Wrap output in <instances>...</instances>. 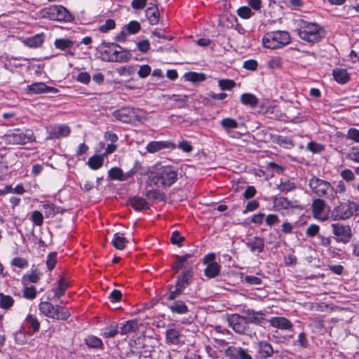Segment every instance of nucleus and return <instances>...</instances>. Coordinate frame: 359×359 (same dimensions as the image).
Listing matches in <instances>:
<instances>
[{
    "instance_id": "f257e3e1",
    "label": "nucleus",
    "mask_w": 359,
    "mask_h": 359,
    "mask_svg": "<svg viewBox=\"0 0 359 359\" xmlns=\"http://www.w3.org/2000/svg\"><path fill=\"white\" fill-rule=\"evenodd\" d=\"M149 177L156 186L170 187L177 180V172L172 166H161L151 172Z\"/></svg>"
},
{
    "instance_id": "f03ea898",
    "label": "nucleus",
    "mask_w": 359,
    "mask_h": 359,
    "mask_svg": "<svg viewBox=\"0 0 359 359\" xmlns=\"http://www.w3.org/2000/svg\"><path fill=\"white\" fill-rule=\"evenodd\" d=\"M290 40L289 32L277 30L265 33L262 38V43L265 48L275 50L289 44Z\"/></svg>"
},
{
    "instance_id": "7ed1b4c3",
    "label": "nucleus",
    "mask_w": 359,
    "mask_h": 359,
    "mask_svg": "<svg viewBox=\"0 0 359 359\" xmlns=\"http://www.w3.org/2000/svg\"><path fill=\"white\" fill-rule=\"evenodd\" d=\"M297 32L302 40L311 43L318 42L324 37V30L320 26L306 21H302Z\"/></svg>"
},
{
    "instance_id": "20e7f679",
    "label": "nucleus",
    "mask_w": 359,
    "mask_h": 359,
    "mask_svg": "<svg viewBox=\"0 0 359 359\" xmlns=\"http://www.w3.org/2000/svg\"><path fill=\"white\" fill-rule=\"evenodd\" d=\"M309 185L313 193L316 196L330 201L333 191V186L330 182L313 175L309 180Z\"/></svg>"
},
{
    "instance_id": "39448f33",
    "label": "nucleus",
    "mask_w": 359,
    "mask_h": 359,
    "mask_svg": "<svg viewBox=\"0 0 359 359\" xmlns=\"http://www.w3.org/2000/svg\"><path fill=\"white\" fill-rule=\"evenodd\" d=\"M35 137L32 130L15 129L5 135V141L12 144H25L34 141Z\"/></svg>"
},
{
    "instance_id": "423d86ee",
    "label": "nucleus",
    "mask_w": 359,
    "mask_h": 359,
    "mask_svg": "<svg viewBox=\"0 0 359 359\" xmlns=\"http://www.w3.org/2000/svg\"><path fill=\"white\" fill-rule=\"evenodd\" d=\"M43 15L51 20L70 22L73 20L72 14L61 5H54L45 8Z\"/></svg>"
},
{
    "instance_id": "0eeeda50",
    "label": "nucleus",
    "mask_w": 359,
    "mask_h": 359,
    "mask_svg": "<svg viewBox=\"0 0 359 359\" xmlns=\"http://www.w3.org/2000/svg\"><path fill=\"white\" fill-rule=\"evenodd\" d=\"M357 207L355 203L349 201L341 203L333 209L332 217L334 220L348 219L357 211Z\"/></svg>"
},
{
    "instance_id": "6e6552de",
    "label": "nucleus",
    "mask_w": 359,
    "mask_h": 359,
    "mask_svg": "<svg viewBox=\"0 0 359 359\" xmlns=\"http://www.w3.org/2000/svg\"><path fill=\"white\" fill-rule=\"evenodd\" d=\"M333 233L336 236V241L344 244L348 243L353 236L351 226L340 223L332 224Z\"/></svg>"
},
{
    "instance_id": "1a4fd4ad",
    "label": "nucleus",
    "mask_w": 359,
    "mask_h": 359,
    "mask_svg": "<svg viewBox=\"0 0 359 359\" xmlns=\"http://www.w3.org/2000/svg\"><path fill=\"white\" fill-rule=\"evenodd\" d=\"M255 357L257 359H268L275 353L272 346L266 341H259L255 344Z\"/></svg>"
},
{
    "instance_id": "9d476101",
    "label": "nucleus",
    "mask_w": 359,
    "mask_h": 359,
    "mask_svg": "<svg viewBox=\"0 0 359 359\" xmlns=\"http://www.w3.org/2000/svg\"><path fill=\"white\" fill-rule=\"evenodd\" d=\"M227 320L229 326L231 327L238 334L244 333L248 325L243 315L241 316L237 313L229 315L227 318Z\"/></svg>"
},
{
    "instance_id": "9b49d317",
    "label": "nucleus",
    "mask_w": 359,
    "mask_h": 359,
    "mask_svg": "<svg viewBox=\"0 0 359 359\" xmlns=\"http://www.w3.org/2000/svg\"><path fill=\"white\" fill-rule=\"evenodd\" d=\"M102 46L105 48V50L102 51L101 55L102 60L107 62H111V60L117 57L118 54V49H121V47L114 43H109L103 41L102 42Z\"/></svg>"
},
{
    "instance_id": "f8f14e48",
    "label": "nucleus",
    "mask_w": 359,
    "mask_h": 359,
    "mask_svg": "<svg viewBox=\"0 0 359 359\" xmlns=\"http://www.w3.org/2000/svg\"><path fill=\"white\" fill-rule=\"evenodd\" d=\"M69 282L67 278L65 276H62L60 280L57 282L55 287L51 290L53 295L49 299L53 301L58 300L65 294V291L69 287Z\"/></svg>"
},
{
    "instance_id": "ddd939ff",
    "label": "nucleus",
    "mask_w": 359,
    "mask_h": 359,
    "mask_svg": "<svg viewBox=\"0 0 359 359\" xmlns=\"http://www.w3.org/2000/svg\"><path fill=\"white\" fill-rule=\"evenodd\" d=\"M243 314L247 325L248 323L262 325L266 321L264 314L262 312L255 311L252 309H247L243 311Z\"/></svg>"
},
{
    "instance_id": "4468645a",
    "label": "nucleus",
    "mask_w": 359,
    "mask_h": 359,
    "mask_svg": "<svg viewBox=\"0 0 359 359\" xmlns=\"http://www.w3.org/2000/svg\"><path fill=\"white\" fill-rule=\"evenodd\" d=\"M27 90L33 94L52 93L55 94L59 90L54 87L46 86L44 83H34L27 86Z\"/></svg>"
},
{
    "instance_id": "2eb2a0df",
    "label": "nucleus",
    "mask_w": 359,
    "mask_h": 359,
    "mask_svg": "<svg viewBox=\"0 0 359 359\" xmlns=\"http://www.w3.org/2000/svg\"><path fill=\"white\" fill-rule=\"evenodd\" d=\"M71 130L68 126L57 125L51 128L48 130V136L47 140L50 139H60L61 137H66L70 134Z\"/></svg>"
},
{
    "instance_id": "dca6fc26",
    "label": "nucleus",
    "mask_w": 359,
    "mask_h": 359,
    "mask_svg": "<svg viewBox=\"0 0 359 359\" xmlns=\"http://www.w3.org/2000/svg\"><path fill=\"white\" fill-rule=\"evenodd\" d=\"M175 149L176 145L169 141H152L146 147V149L149 153H155L163 149Z\"/></svg>"
},
{
    "instance_id": "f3484780",
    "label": "nucleus",
    "mask_w": 359,
    "mask_h": 359,
    "mask_svg": "<svg viewBox=\"0 0 359 359\" xmlns=\"http://www.w3.org/2000/svg\"><path fill=\"white\" fill-rule=\"evenodd\" d=\"M273 205L276 211L289 210L294 208L293 203L283 196H274L273 198Z\"/></svg>"
},
{
    "instance_id": "a211bd4d",
    "label": "nucleus",
    "mask_w": 359,
    "mask_h": 359,
    "mask_svg": "<svg viewBox=\"0 0 359 359\" xmlns=\"http://www.w3.org/2000/svg\"><path fill=\"white\" fill-rule=\"evenodd\" d=\"M269 322L271 326L280 330H290L292 326L291 322L284 317H272Z\"/></svg>"
},
{
    "instance_id": "6ab92c4d",
    "label": "nucleus",
    "mask_w": 359,
    "mask_h": 359,
    "mask_svg": "<svg viewBox=\"0 0 359 359\" xmlns=\"http://www.w3.org/2000/svg\"><path fill=\"white\" fill-rule=\"evenodd\" d=\"M140 325L141 323L137 319L128 320L121 327L120 333L122 335H126L135 332L139 330Z\"/></svg>"
},
{
    "instance_id": "aec40b11",
    "label": "nucleus",
    "mask_w": 359,
    "mask_h": 359,
    "mask_svg": "<svg viewBox=\"0 0 359 359\" xmlns=\"http://www.w3.org/2000/svg\"><path fill=\"white\" fill-rule=\"evenodd\" d=\"M166 342L169 344L178 345L182 343V335L175 328L168 329L165 333Z\"/></svg>"
},
{
    "instance_id": "412c9836",
    "label": "nucleus",
    "mask_w": 359,
    "mask_h": 359,
    "mask_svg": "<svg viewBox=\"0 0 359 359\" xmlns=\"http://www.w3.org/2000/svg\"><path fill=\"white\" fill-rule=\"evenodd\" d=\"M133 111L130 109H121L114 112L116 119L123 123H130L133 120Z\"/></svg>"
},
{
    "instance_id": "4be33fe9",
    "label": "nucleus",
    "mask_w": 359,
    "mask_h": 359,
    "mask_svg": "<svg viewBox=\"0 0 359 359\" xmlns=\"http://www.w3.org/2000/svg\"><path fill=\"white\" fill-rule=\"evenodd\" d=\"M334 79L340 84H345L348 83L350 79V75L347 70L342 68H336L333 70L332 73Z\"/></svg>"
},
{
    "instance_id": "5701e85b",
    "label": "nucleus",
    "mask_w": 359,
    "mask_h": 359,
    "mask_svg": "<svg viewBox=\"0 0 359 359\" xmlns=\"http://www.w3.org/2000/svg\"><path fill=\"white\" fill-rule=\"evenodd\" d=\"M70 317V313L68 310L64 306L56 305L54 307L50 318L56 319L58 320H66Z\"/></svg>"
},
{
    "instance_id": "b1692460",
    "label": "nucleus",
    "mask_w": 359,
    "mask_h": 359,
    "mask_svg": "<svg viewBox=\"0 0 359 359\" xmlns=\"http://www.w3.org/2000/svg\"><path fill=\"white\" fill-rule=\"evenodd\" d=\"M192 257L191 254L187 253L182 256H177L176 260L173 263L172 269H187L191 266L188 262V259Z\"/></svg>"
},
{
    "instance_id": "393cba45",
    "label": "nucleus",
    "mask_w": 359,
    "mask_h": 359,
    "mask_svg": "<svg viewBox=\"0 0 359 359\" xmlns=\"http://www.w3.org/2000/svg\"><path fill=\"white\" fill-rule=\"evenodd\" d=\"M129 203L137 211H141L149 208V205L145 198L140 196H134L129 201Z\"/></svg>"
},
{
    "instance_id": "a878e982",
    "label": "nucleus",
    "mask_w": 359,
    "mask_h": 359,
    "mask_svg": "<svg viewBox=\"0 0 359 359\" xmlns=\"http://www.w3.org/2000/svg\"><path fill=\"white\" fill-rule=\"evenodd\" d=\"M192 271H183L177 278L176 285L177 287H180V288L184 290L192 282Z\"/></svg>"
},
{
    "instance_id": "bb28decb",
    "label": "nucleus",
    "mask_w": 359,
    "mask_h": 359,
    "mask_svg": "<svg viewBox=\"0 0 359 359\" xmlns=\"http://www.w3.org/2000/svg\"><path fill=\"white\" fill-rule=\"evenodd\" d=\"M146 17L151 25L158 24L159 21V11L157 6L152 5V6L148 7L146 11Z\"/></svg>"
},
{
    "instance_id": "cd10ccee",
    "label": "nucleus",
    "mask_w": 359,
    "mask_h": 359,
    "mask_svg": "<svg viewBox=\"0 0 359 359\" xmlns=\"http://www.w3.org/2000/svg\"><path fill=\"white\" fill-rule=\"evenodd\" d=\"M247 245L252 252H262L264 250V243L262 238L254 237L248 241Z\"/></svg>"
},
{
    "instance_id": "c85d7f7f",
    "label": "nucleus",
    "mask_w": 359,
    "mask_h": 359,
    "mask_svg": "<svg viewBox=\"0 0 359 359\" xmlns=\"http://www.w3.org/2000/svg\"><path fill=\"white\" fill-rule=\"evenodd\" d=\"M346 191V187L343 181H339L336 187H333V191L330 197V201L332 203H335L336 201L339 200V194H344Z\"/></svg>"
},
{
    "instance_id": "c756f323",
    "label": "nucleus",
    "mask_w": 359,
    "mask_h": 359,
    "mask_svg": "<svg viewBox=\"0 0 359 359\" xmlns=\"http://www.w3.org/2000/svg\"><path fill=\"white\" fill-rule=\"evenodd\" d=\"M118 333V326L113 323L102 330L101 335L104 338H113Z\"/></svg>"
},
{
    "instance_id": "7c9ffc66",
    "label": "nucleus",
    "mask_w": 359,
    "mask_h": 359,
    "mask_svg": "<svg viewBox=\"0 0 359 359\" xmlns=\"http://www.w3.org/2000/svg\"><path fill=\"white\" fill-rule=\"evenodd\" d=\"M104 156L101 155H93L88 160L87 165L92 170H98L104 163Z\"/></svg>"
},
{
    "instance_id": "2f4dec72",
    "label": "nucleus",
    "mask_w": 359,
    "mask_h": 359,
    "mask_svg": "<svg viewBox=\"0 0 359 359\" xmlns=\"http://www.w3.org/2000/svg\"><path fill=\"white\" fill-rule=\"evenodd\" d=\"M325 207V201L321 198H316L313 200L311 205L312 212L315 217H318L322 215Z\"/></svg>"
},
{
    "instance_id": "473e14b6",
    "label": "nucleus",
    "mask_w": 359,
    "mask_h": 359,
    "mask_svg": "<svg viewBox=\"0 0 359 359\" xmlns=\"http://www.w3.org/2000/svg\"><path fill=\"white\" fill-rule=\"evenodd\" d=\"M241 102L244 105L255 107L258 104V99L252 93H243L241 96Z\"/></svg>"
},
{
    "instance_id": "72a5a7b5",
    "label": "nucleus",
    "mask_w": 359,
    "mask_h": 359,
    "mask_svg": "<svg viewBox=\"0 0 359 359\" xmlns=\"http://www.w3.org/2000/svg\"><path fill=\"white\" fill-rule=\"evenodd\" d=\"M169 309L172 313L178 314H184L188 311V308L182 301L173 302L170 306Z\"/></svg>"
},
{
    "instance_id": "f704fd0d",
    "label": "nucleus",
    "mask_w": 359,
    "mask_h": 359,
    "mask_svg": "<svg viewBox=\"0 0 359 359\" xmlns=\"http://www.w3.org/2000/svg\"><path fill=\"white\" fill-rule=\"evenodd\" d=\"M43 43V36L42 34H36L25 40L26 46L31 48L39 47Z\"/></svg>"
},
{
    "instance_id": "c9c22d12",
    "label": "nucleus",
    "mask_w": 359,
    "mask_h": 359,
    "mask_svg": "<svg viewBox=\"0 0 359 359\" xmlns=\"http://www.w3.org/2000/svg\"><path fill=\"white\" fill-rule=\"evenodd\" d=\"M203 263L207 266L205 269H219V266L215 262V254L209 253L203 257Z\"/></svg>"
},
{
    "instance_id": "e433bc0d",
    "label": "nucleus",
    "mask_w": 359,
    "mask_h": 359,
    "mask_svg": "<svg viewBox=\"0 0 359 359\" xmlns=\"http://www.w3.org/2000/svg\"><path fill=\"white\" fill-rule=\"evenodd\" d=\"M132 57V54L129 50L121 49L118 51L117 57L111 60V62H128Z\"/></svg>"
},
{
    "instance_id": "4c0bfd02",
    "label": "nucleus",
    "mask_w": 359,
    "mask_h": 359,
    "mask_svg": "<svg viewBox=\"0 0 359 359\" xmlns=\"http://www.w3.org/2000/svg\"><path fill=\"white\" fill-rule=\"evenodd\" d=\"M127 243V239L123 235H121L118 233L114 235L112 244L115 248L118 250H123L125 248Z\"/></svg>"
},
{
    "instance_id": "58836bf2",
    "label": "nucleus",
    "mask_w": 359,
    "mask_h": 359,
    "mask_svg": "<svg viewBox=\"0 0 359 359\" xmlns=\"http://www.w3.org/2000/svg\"><path fill=\"white\" fill-rule=\"evenodd\" d=\"M86 344L93 348H102L103 343L102 340L93 335L88 336L85 339Z\"/></svg>"
},
{
    "instance_id": "ea45409f",
    "label": "nucleus",
    "mask_w": 359,
    "mask_h": 359,
    "mask_svg": "<svg viewBox=\"0 0 359 359\" xmlns=\"http://www.w3.org/2000/svg\"><path fill=\"white\" fill-rule=\"evenodd\" d=\"M54 45L57 49L67 50L73 46L74 43L69 39H57L55 41Z\"/></svg>"
},
{
    "instance_id": "a19ab883",
    "label": "nucleus",
    "mask_w": 359,
    "mask_h": 359,
    "mask_svg": "<svg viewBox=\"0 0 359 359\" xmlns=\"http://www.w3.org/2000/svg\"><path fill=\"white\" fill-rule=\"evenodd\" d=\"M221 126L226 131L236 129L238 127V123L232 118H225L220 121Z\"/></svg>"
},
{
    "instance_id": "79ce46f5",
    "label": "nucleus",
    "mask_w": 359,
    "mask_h": 359,
    "mask_svg": "<svg viewBox=\"0 0 359 359\" xmlns=\"http://www.w3.org/2000/svg\"><path fill=\"white\" fill-rule=\"evenodd\" d=\"M55 306L48 302H42L39 305V311L45 316L50 318L53 311Z\"/></svg>"
},
{
    "instance_id": "37998d69",
    "label": "nucleus",
    "mask_w": 359,
    "mask_h": 359,
    "mask_svg": "<svg viewBox=\"0 0 359 359\" xmlns=\"http://www.w3.org/2000/svg\"><path fill=\"white\" fill-rule=\"evenodd\" d=\"M42 206L46 217H53L60 212L59 208L55 206L53 203H45Z\"/></svg>"
},
{
    "instance_id": "c03bdc74",
    "label": "nucleus",
    "mask_w": 359,
    "mask_h": 359,
    "mask_svg": "<svg viewBox=\"0 0 359 359\" xmlns=\"http://www.w3.org/2000/svg\"><path fill=\"white\" fill-rule=\"evenodd\" d=\"M26 325L34 332H38L40 328V323L37 318L32 315H28L25 319Z\"/></svg>"
},
{
    "instance_id": "a18cd8bd",
    "label": "nucleus",
    "mask_w": 359,
    "mask_h": 359,
    "mask_svg": "<svg viewBox=\"0 0 359 359\" xmlns=\"http://www.w3.org/2000/svg\"><path fill=\"white\" fill-rule=\"evenodd\" d=\"M145 196L147 198L151 200H158L160 201H163L165 200L164 194L160 191L159 190L156 189L148 190L145 194Z\"/></svg>"
},
{
    "instance_id": "49530a36",
    "label": "nucleus",
    "mask_w": 359,
    "mask_h": 359,
    "mask_svg": "<svg viewBox=\"0 0 359 359\" xmlns=\"http://www.w3.org/2000/svg\"><path fill=\"white\" fill-rule=\"evenodd\" d=\"M14 300L10 295L0 292V307L8 309L13 305Z\"/></svg>"
},
{
    "instance_id": "de8ad7c7",
    "label": "nucleus",
    "mask_w": 359,
    "mask_h": 359,
    "mask_svg": "<svg viewBox=\"0 0 359 359\" xmlns=\"http://www.w3.org/2000/svg\"><path fill=\"white\" fill-rule=\"evenodd\" d=\"M108 177L112 180L123 181V172L121 168L114 167L108 171Z\"/></svg>"
},
{
    "instance_id": "09e8293b",
    "label": "nucleus",
    "mask_w": 359,
    "mask_h": 359,
    "mask_svg": "<svg viewBox=\"0 0 359 359\" xmlns=\"http://www.w3.org/2000/svg\"><path fill=\"white\" fill-rule=\"evenodd\" d=\"M235 359H252L247 350L242 348H234L233 353L231 354Z\"/></svg>"
},
{
    "instance_id": "8fccbe9b",
    "label": "nucleus",
    "mask_w": 359,
    "mask_h": 359,
    "mask_svg": "<svg viewBox=\"0 0 359 359\" xmlns=\"http://www.w3.org/2000/svg\"><path fill=\"white\" fill-rule=\"evenodd\" d=\"M218 86L222 90H229L236 86V83L231 79H219Z\"/></svg>"
},
{
    "instance_id": "3c124183",
    "label": "nucleus",
    "mask_w": 359,
    "mask_h": 359,
    "mask_svg": "<svg viewBox=\"0 0 359 359\" xmlns=\"http://www.w3.org/2000/svg\"><path fill=\"white\" fill-rule=\"evenodd\" d=\"M40 279V274L38 273L32 272L31 274L25 275L22 277V283L24 285H27L29 283H37Z\"/></svg>"
},
{
    "instance_id": "603ef678",
    "label": "nucleus",
    "mask_w": 359,
    "mask_h": 359,
    "mask_svg": "<svg viewBox=\"0 0 359 359\" xmlns=\"http://www.w3.org/2000/svg\"><path fill=\"white\" fill-rule=\"evenodd\" d=\"M187 80L192 82L203 81L206 76L203 73L189 72L186 74Z\"/></svg>"
},
{
    "instance_id": "864d4df0",
    "label": "nucleus",
    "mask_w": 359,
    "mask_h": 359,
    "mask_svg": "<svg viewBox=\"0 0 359 359\" xmlns=\"http://www.w3.org/2000/svg\"><path fill=\"white\" fill-rule=\"evenodd\" d=\"M30 219L36 226H41L43 222V215L38 210H34L32 212Z\"/></svg>"
},
{
    "instance_id": "5fc2aeb1",
    "label": "nucleus",
    "mask_w": 359,
    "mask_h": 359,
    "mask_svg": "<svg viewBox=\"0 0 359 359\" xmlns=\"http://www.w3.org/2000/svg\"><path fill=\"white\" fill-rule=\"evenodd\" d=\"M22 293L23 297L27 299H33L36 296V291L34 286L28 287L25 285Z\"/></svg>"
},
{
    "instance_id": "6e6d98bb",
    "label": "nucleus",
    "mask_w": 359,
    "mask_h": 359,
    "mask_svg": "<svg viewBox=\"0 0 359 359\" xmlns=\"http://www.w3.org/2000/svg\"><path fill=\"white\" fill-rule=\"evenodd\" d=\"M116 27L115 21L112 19H107L104 24L100 26L99 31L102 33H107L109 30L114 29Z\"/></svg>"
},
{
    "instance_id": "4d7b16f0",
    "label": "nucleus",
    "mask_w": 359,
    "mask_h": 359,
    "mask_svg": "<svg viewBox=\"0 0 359 359\" xmlns=\"http://www.w3.org/2000/svg\"><path fill=\"white\" fill-rule=\"evenodd\" d=\"M57 253L55 252L48 254L46 259V265L48 269H53L57 264Z\"/></svg>"
},
{
    "instance_id": "13d9d810",
    "label": "nucleus",
    "mask_w": 359,
    "mask_h": 359,
    "mask_svg": "<svg viewBox=\"0 0 359 359\" xmlns=\"http://www.w3.org/2000/svg\"><path fill=\"white\" fill-rule=\"evenodd\" d=\"M244 281L251 285L260 286L262 285V280L259 276H245Z\"/></svg>"
},
{
    "instance_id": "bf43d9fd",
    "label": "nucleus",
    "mask_w": 359,
    "mask_h": 359,
    "mask_svg": "<svg viewBox=\"0 0 359 359\" xmlns=\"http://www.w3.org/2000/svg\"><path fill=\"white\" fill-rule=\"evenodd\" d=\"M237 13L241 18H242L243 19H248L253 14L250 8H249L248 6H242V7L239 8L237 11Z\"/></svg>"
},
{
    "instance_id": "052dcab7",
    "label": "nucleus",
    "mask_w": 359,
    "mask_h": 359,
    "mask_svg": "<svg viewBox=\"0 0 359 359\" xmlns=\"http://www.w3.org/2000/svg\"><path fill=\"white\" fill-rule=\"evenodd\" d=\"M346 158L359 163V147H353L346 154Z\"/></svg>"
},
{
    "instance_id": "680f3d73",
    "label": "nucleus",
    "mask_w": 359,
    "mask_h": 359,
    "mask_svg": "<svg viewBox=\"0 0 359 359\" xmlns=\"http://www.w3.org/2000/svg\"><path fill=\"white\" fill-rule=\"evenodd\" d=\"M11 264H12V266H13L15 267L23 269V268H25L27 266L28 262H27V259H25L22 257H15L12 260Z\"/></svg>"
},
{
    "instance_id": "e2e57ef3",
    "label": "nucleus",
    "mask_w": 359,
    "mask_h": 359,
    "mask_svg": "<svg viewBox=\"0 0 359 359\" xmlns=\"http://www.w3.org/2000/svg\"><path fill=\"white\" fill-rule=\"evenodd\" d=\"M277 143L285 148H290L293 146L292 140L286 137L278 135L276 138Z\"/></svg>"
},
{
    "instance_id": "0e129e2a",
    "label": "nucleus",
    "mask_w": 359,
    "mask_h": 359,
    "mask_svg": "<svg viewBox=\"0 0 359 359\" xmlns=\"http://www.w3.org/2000/svg\"><path fill=\"white\" fill-rule=\"evenodd\" d=\"M185 238L180 235V233L177 231L172 232L170 241L174 245H180L181 243L184 241Z\"/></svg>"
},
{
    "instance_id": "69168bd1",
    "label": "nucleus",
    "mask_w": 359,
    "mask_h": 359,
    "mask_svg": "<svg viewBox=\"0 0 359 359\" xmlns=\"http://www.w3.org/2000/svg\"><path fill=\"white\" fill-rule=\"evenodd\" d=\"M306 149L313 153H319L324 149V147L320 144L310 142L308 143Z\"/></svg>"
},
{
    "instance_id": "338daca9",
    "label": "nucleus",
    "mask_w": 359,
    "mask_h": 359,
    "mask_svg": "<svg viewBox=\"0 0 359 359\" xmlns=\"http://www.w3.org/2000/svg\"><path fill=\"white\" fill-rule=\"evenodd\" d=\"M341 177L346 182H352L355 180L353 172L350 169H344L340 173Z\"/></svg>"
},
{
    "instance_id": "774afa93",
    "label": "nucleus",
    "mask_w": 359,
    "mask_h": 359,
    "mask_svg": "<svg viewBox=\"0 0 359 359\" xmlns=\"http://www.w3.org/2000/svg\"><path fill=\"white\" fill-rule=\"evenodd\" d=\"M347 137L355 142L359 143V130L353 128L348 129Z\"/></svg>"
}]
</instances>
